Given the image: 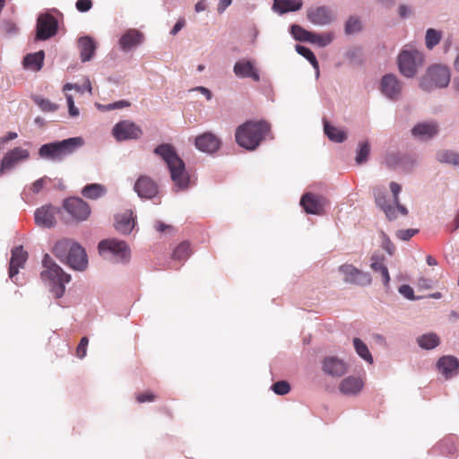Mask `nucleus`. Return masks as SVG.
Segmentation results:
<instances>
[{"mask_svg": "<svg viewBox=\"0 0 459 459\" xmlns=\"http://www.w3.org/2000/svg\"><path fill=\"white\" fill-rule=\"evenodd\" d=\"M154 153L166 162L175 185L180 189L186 188L189 184V176L184 161L179 158L175 148L171 144L162 143L154 149Z\"/></svg>", "mask_w": 459, "mask_h": 459, "instance_id": "f257e3e1", "label": "nucleus"}, {"mask_svg": "<svg viewBox=\"0 0 459 459\" xmlns=\"http://www.w3.org/2000/svg\"><path fill=\"white\" fill-rule=\"evenodd\" d=\"M270 125L264 121H247L236 129L237 143L249 151L255 150L270 133Z\"/></svg>", "mask_w": 459, "mask_h": 459, "instance_id": "f03ea898", "label": "nucleus"}, {"mask_svg": "<svg viewBox=\"0 0 459 459\" xmlns=\"http://www.w3.org/2000/svg\"><path fill=\"white\" fill-rule=\"evenodd\" d=\"M53 254L71 268L83 271L88 264L87 255L83 247L70 239H62L56 243Z\"/></svg>", "mask_w": 459, "mask_h": 459, "instance_id": "7ed1b4c3", "label": "nucleus"}, {"mask_svg": "<svg viewBox=\"0 0 459 459\" xmlns=\"http://www.w3.org/2000/svg\"><path fill=\"white\" fill-rule=\"evenodd\" d=\"M83 143V139L79 136L46 143L39 148V155L43 159L60 161L73 154Z\"/></svg>", "mask_w": 459, "mask_h": 459, "instance_id": "20e7f679", "label": "nucleus"}, {"mask_svg": "<svg viewBox=\"0 0 459 459\" xmlns=\"http://www.w3.org/2000/svg\"><path fill=\"white\" fill-rule=\"evenodd\" d=\"M42 264L45 268L40 273L42 281L52 283V292L55 297L61 298L65 291V284L71 281V276L65 273L48 254L45 255Z\"/></svg>", "mask_w": 459, "mask_h": 459, "instance_id": "39448f33", "label": "nucleus"}, {"mask_svg": "<svg viewBox=\"0 0 459 459\" xmlns=\"http://www.w3.org/2000/svg\"><path fill=\"white\" fill-rule=\"evenodd\" d=\"M451 80V74L448 66L444 65H431L426 74L421 78L420 86L426 91L435 88H446Z\"/></svg>", "mask_w": 459, "mask_h": 459, "instance_id": "423d86ee", "label": "nucleus"}, {"mask_svg": "<svg viewBox=\"0 0 459 459\" xmlns=\"http://www.w3.org/2000/svg\"><path fill=\"white\" fill-rule=\"evenodd\" d=\"M423 63L421 52L412 50H403L398 56V66L401 74L406 77H413L419 66Z\"/></svg>", "mask_w": 459, "mask_h": 459, "instance_id": "0eeeda50", "label": "nucleus"}, {"mask_svg": "<svg viewBox=\"0 0 459 459\" xmlns=\"http://www.w3.org/2000/svg\"><path fill=\"white\" fill-rule=\"evenodd\" d=\"M142 134L143 130L141 127L130 120L120 121L112 129V135L117 142L137 140Z\"/></svg>", "mask_w": 459, "mask_h": 459, "instance_id": "6e6552de", "label": "nucleus"}, {"mask_svg": "<svg viewBox=\"0 0 459 459\" xmlns=\"http://www.w3.org/2000/svg\"><path fill=\"white\" fill-rule=\"evenodd\" d=\"M63 208L76 221H86L91 214L90 205L79 197L65 199Z\"/></svg>", "mask_w": 459, "mask_h": 459, "instance_id": "1a4fd4ad", "label": "nucleus"}, {"mask_svg": "<svg viewBox=\"0 0 459 459\" xmlns=\"http://www.w3.org/2000/svg\"><path fill=\"white\" fill-rule=\"evenodd\" d=\"M57 27V20L52 14H40L37 19L35 39L37 40L48 39L56 35Z\"/></svg>", "mask_w": 459, "mask_h": 459, "instance_id": "9d476101", "label": "nucleus"}, {"mask_svg": "<svg viewBox=\"0 0 459 459\" xmlns=\"http://www.w3.org/2000/svg\"><path fill=\"white\" fill-rule=\"evenodd\" d=\"M339 271L343 274V281L346 283L365 286L371 283V276L352 264H342Z\"/></svg>", "mask_w": 459, "mask_h": 459, "instance_id": "9b49d317", "label": "nucleus"}, {"mask_svg": "<svg viewBox=\"0 0 459 459\" xmlns=\"http://www.w3.org/2000/svg\"><path fill=\"white\" fill-rule=\"evenodd\" d=\"M221 145V139L212 132H204L195 138V146L205 153L216 152Z\"/></svg>", "mask_w": 459, "mask_h": 459, "instance_id": "f8f14e48", "label": "nucleus"}, {"mask_svg": "<svg viewBox=\"0 0 459 459\" xmlns=\"http://www.w3.org/2000/svg\"><path fill=\"white\" fill-rule=\"evenodd\" d=\"M300 204L307 213L319 215L324 212L327 201L321 195L307 193L301 197Z\"/></svg>", "mask_w": 459, "mask_h": 459, "instance_id": "ddd939ff", "label": "nucleus"}, {"mask_svg": "<svg viewBox=\"0 0 459 459\" xmlns=\"http://www.w3.org/2000/svg\"><path fill=\"white\" fill-rule=\"evenodd\" d=\"M134 189L139 197L152 199L157 195L159 188L157 183L152 178L141 176L136 180Z\"/></svg>", "mask_w": 459, "mask_h": 459, "instance_id": "4468645a", "label": "nucleus"}, {"mask_svg": "<svg viewBox=\"0 0 459 459\" xmlns=\"http://www.w3.org/2000/svg\"><path fill=\"white\" fill-rule=\"evenodd\" d=\"M100 253L109 251L110 253L120 256L122 260H127L129 257V250L125 241L117 239H106L99 243Z\"/></svg>", "mask_w": 459, "mask_h": 459, "instance_id": "2eb2a0df", "label": "nucleus"}, {"mask_svg": "<svg viewBox=\"0 0 459 459\" xmlns=\"http://www.w3.org/2000/svg\"><path fill=\"white\" fill-rule=\"evenodd\" d=\"M59 209L52 205H44L35 212V221L37 225L45 228H51L56 224V214Z\"/></svg>", "mask_w": 459, "mask_h": 459, "instance_id": "dca6fc26", "label": "nucleus"}, {"mask_svg": "<svg viewBox=\"0 0 459 459\" xmlns=\"http://www.w3.org/2000/svg\"><path fill=\"white\" fill-rule=\"evenodd\" d=\"M380 90L384 95L391 100H397L402 91V83L394 74L383 76Z\"/></svg>", "mask_w": 459, "mask_h": 459, "instance_id": "f3484780", "label": "nucleus"}, {"mask_svg": "<svg viewBox=\"0 0 459 459\" xmlns=\"http://www.w3.org/2000/svg\"><path fill=\"white\" fill-rule=\"evenodd\" d=\"M322 369L329 376L340 377L346 373L347 366L341 359L335 356H329L323 359Z\"/></svg>", "mask_w": 459, "mask_h": 459, "instance_id": "a211bd4d", "label": "nucleus"}, {"mask_svg": "<svg viewBox=\"0 0 459 459\" xmlns=\"http://www.w3.org/2000/svg\"><path fill=\"white\" fill-rule=\"evenodd\" d=\"M374 196L377 205L385 213L389 220L396 218V208L392 204L393 202L386 199L385 188L377 186L374 189Z\"/></svg>", "mask_w": 459, "mask_h": 459, "instance_id": "6ab92c4d", "label": "nucleus"}, {"mask_svg": "<svg viewBox=\"0 0 459 459\" xmlns=\"http://www.w3.org/2000/svg\"><path fill=\"white\" fill-rule=\"evenodd\" d=\"M364 386V381L359 377L350 376L339 384V390L344 395H356Z\"/></svg>", "mask_w": 459, "mask_h": 459, "instance_id": "aec40b11", "label": "nucleus"}, {"mask_svg": "<svg viewBox=\"0 0 459 459\" xmlns=\"http://www.w3.org/2000/svg\"><path fill=\"white\" fill-rule=\"evenodd\" d=\"M233 71L238 77L251 78L255 82L260 81L259 74L249 60L241 59L238 61L234 65Z\"/></svg>", "mask_w": 459, "mask_h": 459, "instance_id": "412c9836", "label": "nucleus"}, {"mask_svg": "<svg viewBox=\"0 0 459 459\" xmlns=\"http://www.w3.org/2000/svg\"><path fill=\"white\" fill-rule=\"evenodd\" d=\"M438 133V125L436 122H422L414 126L411 134L421 140H429Z\"/></svg>", "mask_w": 459, "mask_h": 459, "instance_id": "4be33fe9", "label": "nucleus"}, {"mask_svg": "<svg viewBox=\"0 0 459 459\" xmlns=\"http://www.w3.org/2000/svg\"><path fill=\"white\" fill-rule=\"evenodd\" d=\"M28 259V253L23 250L22 247H17L12 251V256L9 265V277L13 278L19 269L22 268Z\"/></svg>", "mask_w": 459, "mask_h": 459, "instance_id": "5701e85b", "label": "nucleus"}, {"mask_svg": "<svg viewBox=\"0 0 459 459\" xmlns=\"http://www.w3.org/2000/svg\"><path fill=\"white\" fill-rule=\"evenodd\" d=\"M29 157V152L20 147L8 152L2 160L0 171L11 169L17 162Z\"/></svg>", "mask_w": 459, "mask_h": 459, "instance_id": "b1692460", "label": "nucleus"}, {"mask_svg": "<svg viewBox=\"0 0 459 459\" xmlns=\"http://www.w3.org/2000/svg\"><path fill=\"white\" fill-rule=\"evenodd\" d=\"M437 368L446 378H450L459 372V360L454 356H443L437 361Z\"/></svg>", "mask_w": 459, "mask_h": 459, "instance_id": "393cba45", "label": "nucleus"}, {"mask_svg": "<svg viewBox=\"0 0 459 459\" xmlns=\"http://www.w3.org/2000/svg\"><path fill=\"white\" fill-rule=\"evenodd\" d=\"M307 19L314 24L326 25L333 21V15L328 8L321 6L308 10Z\"/></svg>", "mask_w": 459, "mask_h": 459, "instance_id": "a878e982", "label": "nucleus"}, {"mask_svg": "<svg viewBox=\"0 0 459 459\" xmlns=\"http://www.w3.org/2000/svg\"><path fill=\"white\" fill-rule=\"evenodd\" d=\"M134 227V220L133 212L126 210V212L116 216V230L122 234H129Z\"/></svg>", "mask_w": 459, "mask_h": 459, "instance_id": "bb28decb", "label": "nucleus"}, {"mask_svg": "<svg viewBox=\"0 0 459 459\" xmlns=\"http://www.w3.org/2000/svg\"><path fill=\"white\" fill-rule=\"evenodd\" d=\"M143 36L136 30H127L120 39L119 44L123 50L128 51L142 43Z\"/></svg>", "mask_w": 459, "mask_h": 459, "instance_id": "cd10ccee", "label": "nucleus"}, {"mask_svg": "<svg viewBox=\"0 0 459 459\" xmlns=\"http://www.w3.org/2000/svg\"><path fill=\"white\" fill-rule=\"evenodd\" d=\"M78 48L80 49L82 61L87 62L94 56L96 44L91 37L85 36L78 39Z\"/></svg>", "mask_w": 459, "mask_h": 459, "instance_id": "c85d7f7f", "label": "nucleus"}, {"mask_svg": "<svg viewBox=\"0 0 459 459\" xmlns=\"http://www.w3.org/2000/svg\"><path fill=\"white\" fill-rule=\"evenodd\" d=\"M384 260L385 257L383 255H372L370 267L374 272H377L381 274L383 283L387 287L390 281V275L387 267L384 264Z\"/></svg>", "mask_w": 459, "mask_h": 459, "instance_id": "c756f323", "label": "nucleus"}, {"mask_svg": "<svg viewBox=\"0 0 459 459\" xmlns=\"http://www.w3.org/2000/svg\"><path fill=\"white\" fill-rule=\"evenodd\" d=\"M45 53L43 50L28 54L23 59V65L30 70L39 71L42 68Z\"/></svg>", "mask_w": 459, "mask_h": 459, "instance_id": "7c9ffc66", "label": "nucleus"}, {"mask_svg": "<svg viewBox=\"0 0 459 459\" xmlns=\"http://www.w3.org/2000/svg\"><path fill=\"white\" fill-rule=\"evenodd\" d=\"M273 9L281 13L299 10L303 3L301 0H273Z\"/></svg>", "mask_w": 459, "mask_h": 459, "instance_id": "2f4dec72", "label": "nucleus"}, {"mask_svg": "<svg viewBox=\"0 0 459 459\" xmlns=\"http://www.w3.org/2000/svg\"><path fill=\"white\" fill-rule=\"evenodd\" d=\"M107 192L104 186L97 183L86 185L82 190V195L89 199H98L103 196Z\"/></svg>", "mask_w": 459, "mask_h": 459, "instance_id": "473e14b6", "label": "nucleus"}, {"mask_svg": "<svg viewBox=\"0 0 459 459\" xmlns=\"http://www.w3.org/2000/svg\"><path fill=\"white\" fill-rule=\"evenodd\" d=\"M324 131L331 141L342 143L346 139V133L343 130L331 126L327 121L324 122Z\"/></svg>", "mask_w": 459, "mask_h": 459, "instance_id": "72a5a7b5", "label": "nucleus"}, {"mask_svg": "<svg viewBox=\"0 0 459 459\" xmlns=\"http://www.w3.org/2000/svg\"><path fill=\"white\" fill-rule=\"evenodd\" d=\"M419 346L425 350H432L440 343L439 337L434 333H426L417 339Z\"/></svg>", "mask_w": 459, "mask_h": 459, "instance_id": "f704fd0d", "label": "nucleus"}, {"mask_svg": "<svg viewBox=\"0 0 459 459\" xmlns=\"http://www.w3.org/2000/svg\"><path fill=\"white\" fill-rule=\"evenodd\" d=\"M436 158L439 162L450 163L454 165H459V153L454 152L449 150L438 151L436 154Z\"/></svg>", "mask_w": 459, "mask_h": 459, "instance_id": "c9c22d12", "label": "nucleus"}, {"mask_svg": "<svg viewBox=\"0 0 459 459\" xmlns=\"http://www.w3.org/2000/svg\"><path fill=\"white\" fill-rule=\"evenodd\" d=\"M353 344L355 351L359 357L368 363L373 362V357L368 351V346L359 338H354Z\"/></svg>", "mask_w": 459, "mask_h": 459, "instance_id": "e433bc0d", "label": "nucleus"}, {"mask_svg": "<svg viewBox=\"0 0 459 459\" xmlns=\"http://www.w3.org/2000/svg\"><path fill=\"white\" fill-rule=\"evenodd\" d=\"M296 51L304 56L307 60L309 61V63L312 65V66L316 69V74H319V65L317 62V59L314 53L307 47L297 45L296 46Z\"/></svg>", "mask_w": 459, "mask_h": 459, "instance_id": "4c0bfd02", "label": "nucleus"}, {"mask_svg": "<svg viewBox=\"0 0 459 459\" xmlns=\"http://www.w3.org/2000/svg\"><path fill=\"white\" fill-rule=\"evenodd\" d=\"M190 244L186 241L180 243L173 251L172 258L174 260H186L190 256Z\"/></svg>", "mask_w": 459, "mask_h": 459, "instance_id": "58836bf2", "label": "nucleus"}, {"mask_svg": "<svg viewBox=\"0 0 459 459\" xmlns=\"http://www.w3.org/2000/svg\"><path fill=\"white\" fill-rule=\"evenodd\" d=\"M401 186L395 182H391L390 184V190L393 194V204H394L395 208L403 214L407 215L408 210L400 204L399 202V194L401 192Z\"/></svg>", "mask_w": 459, "mask_h": 459, "instance_id": "ea45409f", "label": "nucleus"}, {"mask_svg": "<svg viewBox=\"0 0 459 459\" xmlns=\"http://www.w3.org/2000/svg\"><path fill=\"white\" fill-rule=\"evenodd\" d=\"M441 32L435 29H428L426 32V47L429 49H432L441 40Z\"/></svg>", "mask_w": 459, "mask_h": 459, "instance_id": "a19ab883", "label": "nucleus"}, {"mask_svg": "<svg viewBox=\"0 0 459 459\" xmlns=\"http://www.w3.org/2000/svg\"><path fill=\"white\" fill-rule=\"evenodd\" d=\"M291 34L295 39L299 41H307L309 42L310 36H312V32L303 29L299 25H292L291 26Z\"/></svg>", "mask_w": 459, "mask_h": 459, "instance_id": "79ce46f5", "label": "nucleus"}, {"mask_svg": "<svg viewBox=\"0 0 459 459\" xmlns=\"http://www.w3.org/2000/svg\"><path fill=\"white\" fill-rule=\"evenodd\" d=\"M333 34H316L312 32L309 42L318 45L319 47H325L333 41Z\"/></svg>", "mask_w": 459, "mask_h": 459, "instance_id": "37998d69", "label": "nucleus"}, {"mask_svg": "<svg viewBox=\"0 0 459 459\" xmlns=\"http://www.w3.org/2000/svg\"><path fill=\"white\" fill-rule=\"evenodd\" d=\"M359 146V149L357 156H356V162L358 164H361V163L367 161L369 152H370V146L368 142L360 143Z\"/></svg>", "mask_w": 459, "mask_h": 459, "instance_id": "c03bdc74", "label": "nucleus"}, {"mask_svg": "<svg viewBox=\"0 0 459 459\" xmlns=\"http://www.w3.org/2000/svg\"><path fill=\"white\" fill-rule=\"evenodd\" d=\"M361 22L358 17L351 16L348 19L345 24V32L347 34H352L361 30Z\"/></svg>", "mask_w": 459, "mask_h": 459, "instance_id": "a18cd8bd", "label": "nucleus"}, {"mask_svg": "<svg viewBox=\"0 0 459 459\" xmlns=\"http://www.w3.org/2000/svg\"><path fill=\"white\" fill-rule=\"evenodd\" d=\"M272 389L276 394L284 395L290 391V385L287 381H278L274 383Z\"/></svg>", "mask_w": 459, "mask_h": 459, "instance_id": "49530a36", "label": "nucleus"}, {"mask_svg": "<svg viewBox=\"0 0 459 459\" xmlns=\"http://www.w3.org/2000/svg\"><path fill=\"white\" fill-rule=\"evenodd\" d=\"M36 103L41 108V110L46 112L55 111L57 108V106L48 100L45 99H38L36 100Z\"/></svg>", "mask_w": 459, "mask_h": 459, "instance_id": "de8ad7c7", "label": "nucleus"}, {"mask_svg": "<svg viewBox=\"0 0 459 459\" xmlns=\"http://www.w3.org/2000/svg\"><path fill=\"white\" fill-rule=\"evenodd\" d=\"M418 232L417 230L408 229V230H400L396 232L397 238L402 240H409Z\"/></svg>", "mask_w": 459, "mask_h": 459, "instance_id": "09e8293b", "label": "nucleus"}, {"mask_svg": "<svg viewBox=\"0 0 459 459\" xmlns=\"http://www.w3.org/2000/svg\"><path fill=\"white\" fill-rule=\"evenodd\" d=\"M76 9L81 13L88 12L92 7L91 0H77L75 4Z\"/></svg>", "mask_w": 459, "mask_h": 459, "instance_id": "8fccbe9b", "label": "nucleus"}, {"mask_svg": "<svg viewBox=\"0 0 459 459\" xmlns=\"http://www.w3.org/2000/svg\"><path fill=\"white\" fill-rule=\"evenodd\" d=\"M2 30L6 34H14L18 31V28L12 21H4L2 25Z\"/></svg>", "mask_w": 459, "mask_h": 459, "instance_id": "3c124183", "label": "nucleus"}, {"mask_svg": "<svg viewBox=\"0 0 459 459\" xmlns=\"http://www.w3.org/2000/svg\"><path fill=\"white\" fill-rule=\"evenodd\" d=\"M66 100L69 109V115L71 117H77L79 115V109L74 106L73 96L70 94H66Z\"/></svg>", "mask_w": 459, "mask_h": 459, "instance_id": "603ef678", "label": "nucleus"}, {"mask_svg": "<svg viewBox=\"0 0 459 459\" xmlns=\"http://www.w3.org/2000/svg\"><path fill=\"white\" fill-rule=\"evenodd\" d=\"M399 292L403 296H404L406 299H414L413 289L411 286L407 285V284H403V285L400 286Z\"/></svg>", "mask_w": 459, "mask_h": 459, "instance_id": "864d4df0", "label": "nucleus"}, {"mask_svg": "<svg viewBox=\"0 0 459 459\" xmlns=\"http://www.w3.org/2000/svg\"><path fill=\"white\" fill-rule=\"evenodd\" d=\"M155 399V395L152 393L145 392L142 394H138L136 395V400L138 403H146V402H152Z\"/></svg>", "mask_w": 459, "mask_h": 459, "instance_id": "5fc2aeb1", "label": "nucleus"}, {"mask_svg": "<svg viewBox=\"0 0 459 459\" xmlns=\"http://www.w3.org/2000/svg\"><path fill=\"white\" fill-rule=\"evenodd\" d=\"M129 106H130V103L128 101H126V100H119V101L108 104L106 107V108L108 110H112V109H116V108H123L129 107Z\"/></svg>", "mask_w": 459, "mask_h": 459, "instance_id": "6e6d98bb", "label": "nucleus"}, {"mask_svg": "<svg viewBox=\"0 0 459 459\" xmlns=\"http://www.w3.org/2000/svg\"><path fill=\"white\" fill-rule=\"evenodd\" d=\"M186 24L185 19H179L176 24L174 25L173 29L171 30L170 33L172 35H176Z\"/></svg>", "mask_w": 459, "mask_h": 459, "instance_id": "4d7b16f0", "label": "nucleus"}, {"mask_svg": "<svg viewBox=\"0 0 459 459\" xmlns=\"http://www.w3.org/2000/svg\"><path fill=\"white\" fill-rule=\"evenodd\" d=\"M44 186V180L43 179H38L36 180L32 186H31V191L33 193H39Z\"/></svg>", "mask_w": 459, "mask_h": 459, "instance_id": "13d9d810", "label": "nucleus"}, {"mask_svg": "<svg viewBox=\"0 0 459 459\" xmlns=\"http://www.w3.org/2000/svg\"><path fill=\"white\" fill-rule=\"evenodd\" d=\"M70 90H75L76 91H79V92L83 91L82 87L78 84L66 83L64 85V87H63L64 91H70Z\"/></svg>", "mask_w": 459, "mask_h": 459, "instance_id": "bf43d9fd", "label": "nucleus"}, {"mask_svg": "<svg viewBox=\"0 0 459 459\" xmlns=\"http://www.w3.org/2000/svg\"><path fill=\"white\" fill-rule=\"evenodd\" d=\"M87 353V347L78 344L76 347V356L79 359H83Z\"/></svg>", "mask_w": 459, "mask_h": 459, "instance_id": "052dcab7", "label": "nucleus"}, {"mask_svg": "<svg viewBox=\"0 0 459 459\" xmlns=\"http://www.w3.org/2000/svg\"><path fill=\"white\" fill-rule=\"evenodd\" d=\"M154 227H155V230L159 232H163L166 230H169L172 228L170 225H167V224L163 223L162 221H156Z\"/></svg>", "mask_w": 459, "mask_h": 459, "instance_id": "680f3d73", "label": "nucleus"}, {"mask_svg": "<svg viewBox=\"0 0 459 459\" xmlns=\"http://www.w3.org/2000/svg\"><path fill=\"white\" fill-rule=\"evenodd\" d=\"M231 0H220L218 4V12L222 13L224 10L231 4Z\"/></svg>", "mask_w": 459, "mask_h": 459, "instance_id": "e2e57ef3", "label": "nucleus"}, {"mask_svg": "<svg viewBox=\"0 0 459 459\" xmlns=\"http://www.w3.org/2000/svg\"><path fill=\"white\" fill-rule=\"evenodd\" d=\"M194 90L203 93L206 97L207 100L212 99V92L210 91L209 89L203 87V86H198Z\"/></svg>", "mask_w": 459, "mask_h": 459, "instance_id": "0e129e2a", "label": "nucleus"}, {"mask_svg": "<svg viewBox=\"0 0 459 459\" xmlns=\"http://www.w3.org/2000/svg\"><path fill=\"white\" fill-rule=\"evenodd\" d=\"M411 9L406 5H401L399 7V14L402 18L407 17L409 14H411Z\"/></svg>", "mask_w": 459, "mask_h": 459, "instance_id": "69168bd1", "label": "nucleus"}, {"mask_svg": "<svg viewBox=\"0 0 459 459\" xmlns=\"http://www.w3.org/2000/svg\"><path fill=\"white\" fill-rule=\"evenodd\" d=\"M206 3L204 0H200L195 4V12L200 13L206 9Z\"/></svg>", "mask_w": 459, "mask_h": 459, "instance_id": "338daca9", "label": "nucleus"}, {"mask_svg": "<svg viewBox=\"0 0 459 459\" xmlns=\"http://www.w3.org/2000/svg\"><path fill=\"white\" fill-rule=\"evenodd\" d=\"M426 261L427 264L430 266L436 265L437 264V260L431 255H428Z\"/></svg>", "mask_w": 459, "mask_h": 459, "instance_id": "774afa93", "label": "nucleus"}]
</instances>
